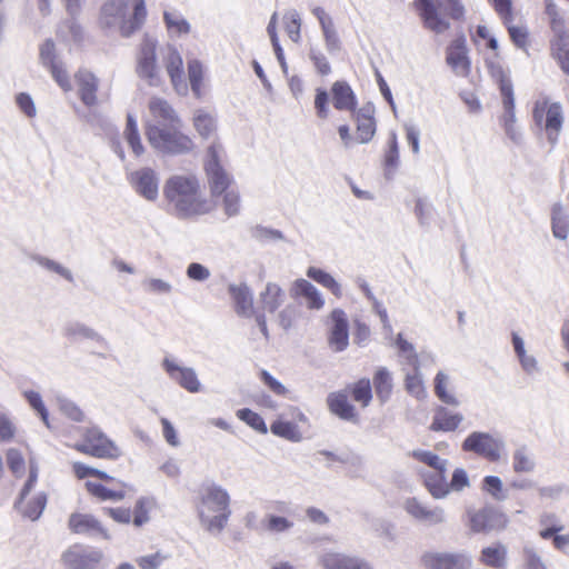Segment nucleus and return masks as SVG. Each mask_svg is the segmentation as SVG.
<instances>
[{"instance_id": "f257e3e1", "label": "nucleus", "mask_w": 569, "mask_h": 569, "mask_svg": "<svg viewBox=\"0 0 569 569\" xmlns=\"http://www.w3.org/2000/svg\"><path fill=\"white\" fill-rule=\"evenodd\" d=\"M163 196L176 216L182 219L202 216L211 210L193 174L171 176L164 183Z\"/></svg>"}, {"instance_id": "f03ea898", "label": "nucleus", "mask_w": 569, "mask_h": 569, "mask_svg": "<svg viewBox=\"0 0 569 569\" xmlns=\"http://www.w3.org/2000/svg\"><path fill=\"white\" fill-rule=\"evenodd\" d=\"M132 13H129V4L127 0H109L100 11V24L103 28H119L121 34L126 38L130 37L138 30L146 19L144 0H132Z\"/></svg>"}, {"instance_id": "7ed1b4c3", "label": "nucleus", "mask_w": 569, "mask_h": 569, "mask_svg": "<svg viewBox=\"0 0 569 569\" xmlns=\"http://www.w3.org/2000/svg\"><path fill=\"white\" fill-rule=\"evenodd\" d=\"M230 497L220 486H209L201 496L198 515L201 525L212 533H219L231 513Z\"/></svg>"}, {"instance_id": "20e7f679", "label": "nucleus", "mask_w": 569, "mask_h": 569, "mask_svg": "<svg viewBox=\"0 0 569 569\" xmlns=\"http://www.w3.org/2000/svg\"><path fill=\"white\" fill-rule=\"evenodd\" d=\"M415 8L423 27L436 33H443L450 27L441 12L456 20L465 14L462 0H415Z\"/></svg>"}, {"instance_id": "39448f33", "label": "nucleus", "mask_w": 569, "mask_h": 569, "mask_svg": "<svg viewBox=\"0 0 569 569\" xmlns=\"http://www.w3.org/2000/svg\"><path fill=\"white\" fill-rule=\"evenodd\" d=\"M181 124L161 127L160 124H147L146 136L150 146L164 154H183L193 148L192 140L180 131Z\"/></svg>"}, {"instance_id": "423d86ee", "label": "nucleus", "mask_w": 569, "mask_h": 569, "mask_svg": "<svg viewBox=\"0 0 569 569\" xmlns=\"http://www.w3.org/2000/svg\"><path fill=\"white\" fill-rule=\"evenodd\" d=\"M221 150L222 147L219 143L211 144L207 150L204 172L212 199L222 196L223 191L230 189L233 183L232 176L220 163Z\"/></svg>"}, {"instance_id": "0eeeda50", "label": "nucleus", "mask_w": 569, "mask_h": 569, "mask_svg": "<svg viewBox=\"0 0 569 569\" xmlns=\"http://www.w3.org/2000/svg\"><path fill=\"white\" fill-rule=\"evenodd\" d=\"M461 448L466 452H473L491 462L501 459L506 449L503 439L483 431H472L462 442Z\"/></svg>"}, {"instance_id": "6e6552de", "label": "nucleus", "mask_w": 569, "mask_h": 569, "mask_svg": "<svg viewBox=\"0 0 569 569\" xmlns=\"http://www.w3.org/2000/svg\"><path fill=\"white\" fill-rule=\"evenodd\" d=\"M535 122L546 130L548 140L555 143L563 124V110L560 102H550L548 98L536 101Z\"/></svg>"}, {"instance_id": "1a4fd4ad", "label": "nucleus", "mask_w": 569, "mask_h": 569, "mask_svg": "<svg viewBox=\"0 0 569 569\" xmlns=\"http://www.w3.org/2000/svg\"><path fill=\"white\" fill-rule=\"evenodd\" d=\"M426 569H471L472 559L467 552L430 551L421 557Z\"/></svg>"}, {"instance_id": "9d476101", "label": "nucleus", "mask_w": 569, "mask_h": 569, "mask_svg": "<svg viewBox=\"0 0 569 569\" xmlns=\"http://www.w3.org/2000/svg\"><path fill=\"white\" fill-rule=\"evenodd\" d=\"M39 58L42 66L49 69L56 82L64 91H69L71 89V82L68 72L64 69L62 61L59 59L56 52L54 42L51 39H47L40 46Z\"/></svg>"}, {"instance_id": "9b49d317", "label": "nucleus", "mask_w": 569, "mask_h": 569, "mask_svg": "<svg viewBox=\"0 0 569 569\" xmlns=\"http://www.w3.org/2000/svg\"><path fill=\"white\" fill-rule=\"evenodd\" d=\"M78 450L97 458L114 459L120 456L118 447L94 428L87 431L84 442L78 446Z\"/></svg>"}, {"instance_id": "f8f14e48", "label": "nucleus", "mask_w": 569, "mask_h": 569, "mask_svg": "<svg viewBox=\"0 0 569 569\" xmlns=\"http://www.w3.org/2000/svg\"><path fill=\"white\" fill-rule=\"evenodd\" d=\"M156 46L154 39L144 37L138 58V74L148 80L150 86H158L160 82L159 69L156 64Z\"/></svg>"}, {"instance_id": "ddd939ff", "label": "nucleus", "mask_w": 569, "mask_h": 569, "mask_svg": "<svg viewBox=\"0 0 569 569\" xmlns=\"http://www.w3.org/2000/svg\"><path fill=\"white\" fill-rule=\"evenodd\" d=\"M402 507L410 517L427 526H437L446 521V512L441 507L429 508L415 497L407 498Z\"/></svg>"}, {"instance_id": "4468645a", "label": "nucleus", "mask_w": 569, "mask_h": 569, "mask_svg": "<svg viewBox=\"0 0 569 569\" xmlns=\"http://www.w3.org/2000/svg\"><path fill=\"white\" fill-rule=\"evenodd\" d=\"M162 368L172 380L187 391L192 393L200 391L201 385L194 369L179 366L169 357L162 360Z\"/></svg>"}, {"instance_id": "2eb2a0df", "label": "nucleus", "mask_w": 569, "mask_h": 569, "mask_svg": "<svg viewBox=\"0 0 569 569\" xmlns=\"http://www.w3.org/2000/svg\"><path fill=\"white\" fill-rule=\"evenodd\" d=\"M349 398L356 400V383L349 385L342 390L329 393L327 405L333 415L341 419L350 420L355 416V408L349 402Z\"/></svg>"}, {"instance_id": "dca6fc26", "label": "nucleus", "mask_w": 569, "mask_h": 569, "mask_svg": "<svg viewBox=\"0 0 569 569\" xmlns=\"http://www.w3.org/2000/svg\"><path fill=\"white\" fill-rule=\"evenodd\" d=\"M446 60L457 76L466 77L469 73L470 61L465 38H458L449 46Z\"/></svg>"}, {"instance_id": "f3484780", "label": "nucleus", "mask_w": 569, "mask_h": 569, "mask_svg": "<svg viewBox=\"0 0 569 569\" xmlns=\"http://www.w3.org/2000/svg\"><path fill=\"white\" fill-rule=\"evenodd\" d=\"M136 191L147 200H156L158 197V177L150 168H143L132 174Z\"/></svg>"}, {"instance_id": "a211bd4d", "label": "nucleus", "mask_w": 569, "mask_h": 569, "mask_svg": "<svg viewBox=\"0 0 569 569\" xmlns=\"http://www.w3.org/2000/svg\"><path fill=\"white\" fill-rule=\"evenodd\" d=\"M433 391L436 397L445 405L451 407H459V400L451 377L440 370L433 378Z\"/></svg>"}, {"instance_id": "6ab92c4d", "label": "nucleus", "mask_w": 569, "mask_h": 569, "mask_svg": "<svg viewBox=\"0 0 569 569\" xmlns=\"http://www.w3.org/2000/svg\"><path fill=\"white\" fill-rule=\"evenodd\" d=\"M76 80L78 83V93L83 104L87 107L96 106L98 102L97 91L99 86L97 77L88 70H80L76 74Z\"/></svg>"}, {"instance_id": "aec40b11", "label": "nucleus", "mask_w": 569, "mask_h": 569, "mask_svg": "<svg viewBox=\"0 0 569 569\" xmlns=\"http://www.w3.org/2000/svg\"><path fill=\"white\" fill-rule=\"evenodd\" d=\"M228 291L234 302L237 315L250 318L253 315V299L249 287L246 283H231Z\"/></svg>"}, {"instance_id": "412c9836", "label": "nucleus", "mask_w": 569, "mask_h": 569, "mask_svg": "<svg viewBox=\"0 0 569 569\" xmlns=\"http://www.w3.org/2000/svg\"><path fill=\"white\" fill-rule=\"evenodd\" d=\"M149 110L156 121L154 123L150 122L149 124H160L161 127L181 124L176 111L161 98H152L149 101Z\"/></svg>"}, {"instance_id": "4be33fe9", "label": "nucleus", "mask_w": 569, "mask_h": 569, "mask_svg": "<svg viewBox=\"0 0 569 569\" xmlns=\"http://www.w3.org/2000/svg\"><path fill=\"white\" fill-rule=\"evenodd\" d=\"M332 328L329 343L336 351L343 350L348 345V322L342 310L336 309L331 312Z\"/></svg>"}, {"instance_id": "5701e85b", "label": "nucleus", "mask_w": 569, "mask_h": 569, "mask_svg": "<svg viewBox=\"0 0 569 569\" xmlns=\"http://www.w3.org/2000/svg\"><path fill=\"white\" fill-rule=\"evenodd\" d=\"M69 528L74 533L101 535L106 539H109L108 532L91 515L72 513L69 518Z\"/></svg>"}, {"instance_id": "b1692460", "label": "nucleus", "mask_w": 569, "mask_h": 569, "mask_svg": "<svg viewBox=\"0 0 569 569\" xmlns=\"http://www.w3.org/2000/svg\"><path fill=\"white\" fill-rule=\"evenodd\" d=\"M463 421V416L460 412H451L446 407L439 406L435 410L432 422L430 425L431 431L450 432L455 431Z\"/></svg>"}, {"instance_id": "393cba45", "label": "nucleus", "mask_w": 569, "mask_h": 569, "mask_svg": "<svg viewBox=\"0 0 569 569\" xmlns=\"http://www.w3.org/2000/svg\"><path fill=\"white\" fill-rule=\"evenodd\" d=\"M166 68L173 87L178 91L180 89L186 90L187 86L183 81L182 58L177 49L170 46L167 48Z\"/></svg>"}, {"instance_id": "a878e982", "label": "nucleus", "mask_w": 569, "mask_h": 569, "mask_svg": "<svg viewBox=\"0 0 569 569\" xmlns=\"http://www.w3.org/2000/svg\"><path fill=\"white\" fill-rule=\"evenodd\" d=\"M372 386L380 403L388 402L393 390L391 372L386 367H379L372 377Z\"/></svg>"}, {"instance_id": "bb28decb", "label": "nucleus", "mask_w": 569, "mask_h": 569, "mask_svg": "<svg viewBox=\"0 0 569 569\" xmlns=\"http://www.w3.org/2000/svg\"><path fill=\"white\" fill-rule=\"evenodd\" d=\"M64 337L70 340L88 339L100 345H107L106 339L93 328L78 321L69 322L63 328Z\"/></svg>"}, {"instance_id": "cd10ccee", "label": "nucleus", "mask_w": 569, "mask_h": 569, "mask_svg": "<svg viewBox=\"0 0 569 569\" xmlns=\"http://www.w3.org/2000/svg\"><path fill=\"white\" fill-rule=\"evenodd\" d=\"M101 558L102 555L100 551L78 553L73 550H68L63 553V560L70 569H96Z\"/></svg>"}, {"instance_id": "c85d7f7f", "label": "nucleus", "mask_w": 569, "mask_h": 569, "mask_svg": "<svg viewBox=\"0 0 569 569\" xmlns=\"http://www.w3.org/2000/svg\"><path fill=\"white\" fill-rule=\"evenodd\" d=\"M291 295L306 298L307 306L310 309H320L323 306V300L317 288L306 279L296 280L291 289Z\"/></svg>"}, {"instance_id": "c756f323", "label": "nucleus", "mask_w": 569, "mask_h": 569, "mask_svg": "<svg viewBox=\"0 0 569 569\" xmlns=\"http://www.w3.org/2000/svg\"><path fill=\"white\" fill-rule=\"evenodd\" d=\"M499 88L501 91V96L503 98V107L506 110L505 123L509 124L515 123V98H513V87L509 77H507L502 69H499Z\"/></svg>"}, {"instance_id": "7c9ffc66", "label": "nucleus", "mask_w": 569, "mask_h": 569, "mask_svg": "<svg viewBox=\"0 0 569 569\" xmlns=\"http://www.w3.org/2000/svg\"><path fill=\"white\" fill-rule=\"evenodd\" d=\"M551 231L559 240L569 237V214L561 203H555L551 208Z\"/></svg>"}, {"instance_id": "2f4dec72", "label": "nucleus", "mask_w": 569, "mask_h": 569, "mask_svg": "<svg viewBox=\"0 0 569 569\" xmlns=\"http://www.w3.org/2000/svg\"><path fill=\"white\" fill-rule=\"evenodd\" d=\"M512 468L517 473H530L536 469L535 456L527 445H520L515 449Z\"/></svg>"}, {"instance_id": "473e14b6", "label": "nucleus", "mask_w": 569, "mask_h": 569, "mask_svg": "<svg viewBox=\"0 0 569 569\" xmlns=\"http://www.w3.org/2000/svg\"><path fill=\"white\" fill-rule=\"evenodd\" d=\"M284 292L273 282H268L266 289L259 296V302L263 310L273 313L282 305Z\"/></svg>"}, {"instance_id": "72a5a7b5", "label": "nucleus", "mask_w": 569, "mask_h": 569, "mask_svg": "<svg viewBox=\"0 0 569 569\" xmlns=\"http://www.w3.org/2000/svg\"><path fill=\"white\" fill-rule=\"evenodd\" d=\"M405 389L406 391L415 397L417 400H425L428 397V392L423 382V377L419 366H413L411 372H407L405 376Z\"/></svg>"}, {"instance_id": "f704fd0d", "label": "nucleus", "mask_w": 569, "mask_h": 569, "mask_svg": "<svg viewBox=\"0 0 569 569\" xmlns=\"http://www.w3.org/2000/svg\"><path fill=\"white\" fill-rule=\"evenodd\" d=\"M447 467L435 470L425 479V483L430 495L436 499L446 498L449 495V487L446 477Z\"/></svg>"}, {"instance_id": "c9c22d12", "label": "nucleus", "mask_w": 569, "mask_h": 569, "mask_svg": "<svg viewBox=\"0 0 569 569\" xmlns=\"http://www.w3.org/2000/svg\"><path fill=\"white\" fill-rule=\"evenodd\" d=\"M192 121L196 131L204 139L212 136L217 130L216 117L204 109L194 110Z\"/></svg>"}, {"instance_id": "e433bc0d", "label": "nucleus", "mask_w": 569, "mask_h": 569, "mask_svg": "<svg viewBox=\"0 0 569 569\" xmlns=\"http://www.w3.org/2000/svg\"><path fill=\"white\" fill-rule=\"evenodd\" d=\"M507 560V548L501 543H495L492 546L482 549L480 555V561L496 569H501L506 566Z\"/></svg>"}, {"instance_id": "4c0bfd02", "label": "nucleus", "mask_w": 569, "mask_h": 569, "mask_svg": "<svg viewBox=\"0 0 569 569\" xmlns=\"http://www.w3.org/2000/svg\"><path fill=\"white\" fill-rule=\"evenodd\" d=\"M333 106L338 110H352L353 91L345 81H337L332 86Z\"/></svg>"}, {"instance_id": "58836bf2", "label": "nucleus", "mask_w": 569, "mask_h": 569, "mask_svg": "<svg viewBox=\"0 0 569 569\" xmlns=\"http://www.w3.org/2000/svg\"><path fill=\"white\" fill-rule=\"evenodd\" d=\"M370 111L365 108L361 113L358 112V143L369 142L376 133V121Z\"/></svg>"}, {"instance_id": "ea45409f", "label": "nucleus", "mask_w": 569, "mask_h": 569, "mask_svg": "<svg viewBox=\"0 0 569 569\" xmlns=\"http://www.w3.org/2000/svg\"><path fill=\"white\" fill-rule=\"evenodd\" d=\"M270 430L273 435L284 438L287 440L299 442L302 435L296 423L278 419L271 423Z\"/></svg>"}, {"instance_id": "a19ab883", "label": "nucleus", "mask_w": 569, "mask_h": 569, "mask_svg": "<svg viewBox=\"0 0 569 569\" xmlns=\"http://www.w3.org/2000/svg\"><path fill=\"white\" fill-rule=\"evenodd\" d=\"M124 138L136 156H140L143 153L144 148L141 143L137 121L131 113L127 114Z\"/></svg>"}, {"instance_id": "79ce46f5", "label": "nucleus", "mask_w": 569, "mask_h": 569, "mask_svg": "<svg viewBox=\"0 0 569 569\" xmlns=\"http://www.w3.org/2000/svg\"><path fill=\"white\" fill-rule=\"evenodd\" d=\"M496 513L490 510H480L470 517V527L473 532H486L493 529Z\"/></svg>"}, {"instance_id": "37998d69", "label": "nucleus", "mask_w": 569, "mask_h": 569, "mask_svg": "<svg viewBox=\"0 0 569 569\" xmlns=\"http://www.w3.org/2000/svg\"><path fill=\"white\" fill-rule=\"evenodd\" d=\"M320 563L325 569H356V561L340 553H326Z\"/></svg>"}, {"instance_id": "c03bdc74", "label": "nucleus", "mask_w": 569, "mask_h": 569, "mask_svg": "<svg viewBox=\"0 0 569 569\" xmlns=\"http://www.w3.org/2000/svg\"><path fill=\"white\" fill-rule=\"evenodd\" d=\"M46 505H47V496H46V493L41 492V493H38L33 498V500L28 502L26 507H22V505H20V507H17V508L21 511L23 517L29 518L31 520H37L42 515V512L46 508Z\"/></svg>"}, {"instance_id": "a18cd8bd", "label": "nucleus", "mask_w": 569, "mask_h": 569, "mask_svg": "<svg viewBox=\"0 0 569 569\" xmlns=\"http://www.w3.org/2000/svg\"><path fill=\"white\" fill-rule=\"evenodd\" d=\"M307 276L317 281L318 283L322 284L323 287L330 289L333 295H340V286L331 277V274L327 273L326 271L315 267H310L307 271Z\"/></svg>"}, {"instance_id": "49530a36", "label": "nucleus", "mask_w": 569, "mask_h": 569, "mask_svg": "<svg viewBox=\"0 0 569 569\" xmlns=\"http://www.w3.org/2000/svg\"><path fill=\"white\" fill-rule=\"evenodd\" d=\"M360 287H361V290L363 291L365 296L367 297V299L369 301H371L372 309L379 316L383 329L391 331V325H390L386 308L375 297V295L372 293L371 289L369 288V286L367 283H362Z\"/></svg>"}, {"instance_id": "de8ad7c7", "label": "nucleus", "mask_w": 569, "mask_h": 569, "mask_svg": "<svg viewBox=\"0 0 569 569\" xmlns=\"http://www.w3.org/2000/svg\"><path fill=\"white\" fill-rule=\"evenodd\" d=\"M395 345L398 348L399 353L405 357L408 365L411 367L420 365L415 346L407 341L402 333H398Z\"/></svg>"}, {"instance_id": "09e8293b", "label": "nucleus", "mask_w": 569, "mask_h": 569, "mask_svg": "<svg viewBox=\"0 0 569 569\" xmlns=\"http://www.w3.org/2000/svg\"><path fill=\"white\" fill-rule=\"evenodd\" d=\"M86 487L90 493L93 496L100 498L101 500H122L124 498L123 491H116L108 489L101 483H96L91 481L86 482Z\"/></svg>"}, {"instance_id": "8fccbe9b", "label": "nucleus", "mask_w": 569, "mask_h": 569, "mask_svg": "<svg viewBox=\"0 0 569 569\" xmlns=\"http://www.w3.org/2000/svg\"><path fill=\"white\" fill-rule=\"evenodd\" d=\"M237 417L249 425L252 429L261 433H267L268 429L262 417L248 408L237 411Z\"/></svg>"}, {"instance_id": "3c124183", "label": "nucleus", "mask_w": 569, "mask_h": 569, "mask_svg": "<svg viewBox=\"0 0 569 569\" xmlns=\"http://www.w3.org/2000/svg\"><path fill=\"white\" fill-rule=\"evenodd\" d=\"M522 569H547L541 556L532 546H525L522 549Z\"/></svg>"}, {"instance_id": "603ef678", "label": "nucleus", "mask_w": 569, "mask_h": 569, "mask_svg": "<svg viewBox=\"0 0 569 569\" xmlns=\"http://www.w3.org/2000/svg\"><path fill=\"white\" fill-rule=\"evenodd\" d=\"M412 457L420 462L426 463L427 466L433 468V470L442 469L447 467V460L441 459L438 455L428 450H415L412 451Z\"/></svg>"}, {"instance_id": "864d4df0", "label": "nucleus", "mask_w": 569, "mask_h": 569, "mask_svg": "<svg viewBox=\"0 0 569 569\" xmlns=\"http://www.w3.org/2000/svg\"><path fill=\"white\" fill-rule=\"evenodd\" d=\"M57 402L60 411L69 419L77 422L83 421L84 415L82 410L73 401L63 397H58Z\"/></svg>"}, {"instance_id": "5fc2aeb1", "label": "nucleus", "mask_w": 569, "mask_h": 569, "mask_svg": "<svg viewBox=\"0 0 569 569\" xmlns=\"http://www.w3.org/2000/svg\"><path fill=\"white\" fill-rule=\"evenodd\" d=\"M58 34L62 39L73 42H80L83 38L82 28L73 19L68 20L64 24H62L58 30Z\"/></svg>"}, {"instance_id": "6e6d98bb", "label": "nucleus", "mask_w": 569, "mask_h": 569, "mask_svg": "<svg viewBox=\"0 0 569 569\" xmlns=\"http://www.w3.org/2000/svg\"><path fill=\"white\" fill-rule=\"evenodd\" d=\"M32 259L41 267L53 271L61 277H63L66 280L72 282L73 277L69 269L64 268L60 263L56 262L54 260H51L49 258L42 257V256H33Z\"/></svg>"}, {"instance_id": "4d7b16f0", "label": "nucleus", "mask_w": 569, "mask_h": 569, "mask_svg": "<svg viewBox=\"0 0 569 569\" xmlns=\"http://www.w3.org/2000/svg\"><path fill=\"white\" fill-rule=\"evenodd\" d=\"M223 210L228 217L237 216L240 211L239 192L232 187L223 191Z\"/></svg>"}, {"instance_id": "13d9d810", "label": "nucleus", "mask_w": 569, "mask_h": 569, "mask_svg": "<svg viewBox=\"0 0 569 569\" xmlns=\"http://www.w3.org/2000/svg\"><path fill=\"white\" fill-rule=\"evenodd\" d=\"M188 77L192 91L199 97L202 82V66L198 60H190L188 62Z\"/></svg>"}, {"instance_id": "bf43d9fd", "label": "nucleus", "mask_w": 569, "mask_h": 569, "mask_svg": "<svg viewBox=\"0 0 569 569\" xmlns=\"http://www.w3.org/2000/svg\"><path fill=\"white\" fill-rule=\"evenodd\" d=\"M264 527L269 532L281 533L289 531L293 527V522L286 517L270 515L266 520Z\"/></svg>"}, {"instance_id": "052dcab7", "label": "nucleus", "mask_w": 569, "mask_h": 569, "mask_svg": "<svg viewBox=\"0 0 569 569\" xmlns=\"http://www.w3.org/2000/svg\"><path fill=\"white\" fill-rule=\"evenodd\" d=\"M284 19L288 20L286 30L288 32L289 38L293 42H298L300 39V27L301 20L296 10H290L284 14Z\"/></svg>"}, {"instance_id": "680f3d73", "label": "nucleus", "mask_w": 569, "mask_h": 569, "mask_svg": "<svg viewBox=\"0 0 569 569\" xmlns=\"http://www.w3.org/2000/svg\"><path fill=\"white\" fill-rule=\"evenodd\" d=\"M163 18L169 30L176 31L177 33H188L190 31L189 22L179 14L164 12Z\"/></svg>"}, {"instance_id": "e2e57ef3", "label": "nucleus", "mask_w": 569, "mask_h": 569, "mask_svg": "<svg viewBox=\"0 0 569 569\" xmlns=\"http://www.w3.org/2000/svg\"><path fill=\"white\" fill-rule=\"evenodd\" d=\"M309 58L313 62V66L319 74L328 76L331 72L329 61L319 49L310 48Z\"/></svg>"}, {"instance_id": "0e129e2a", "label": "nucleus", "mask_w": 569, "mask_h": 569, "mask_svg": "<svg viewBox=\"0 0 569 569\" xmlns=\"http://www.w3.org/2000/svg\"><path fill=\"white\" fill-rule=\"evenodd\" d=\"M470 486L468 473L462 468L455 469L450 482H448L449 493L451 491L460 492Z\"/></svg>"}, {"instance_id": "69168bd1", "label": "nucleus", "mask_w": 569, "mask_h": 569, "mask_svg": "<svg viewBox=\"0 0 569 569\" xmlns=\"http://www.w3.org/2000/svg\"><path fill=\"white\" fill-rule=\"evenodd\" d=\"M144 289L150 293L169 295L172 291V284L158 278H149L143 281Z\"/></svg>"}, {"instance_id": "338daca9", "label": "nucleus", "mask_w": 569, "mask_h": 569, "mask_svg": "<svg viewBox=\"0 0 569 569\" xmlns=\"http://www.w3.org/2000/svg\"><path fill=\"white\" fill-rule=\"evenodd\" d=\"M251 236L261 242L283 239V234L281 231L274 230V229H268V228L261 227V226H257V227L252 228Z\"/></svg>"}, {"instance_id": "774afa93", "label": "nucleus", "mask_w": 569, "mask_h": 569, "mask_svg": "<svg viewBox=\"0 0 569 569\" xmlns=\"http://www.w3.org/2000/svg\"><path fill=\"white\" fill-rule=\"evenodd\" d=\"M190 280L203 282L210 278V270L199 262H191L186 270Z\"/></svg>"}]
</instances>
